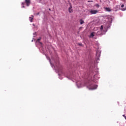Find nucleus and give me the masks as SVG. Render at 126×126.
Segmentation results:
<instances>
[{"mask_svg":"<svg viewBox=\"0 0 126 126\" xmlns=\"http://www.w3.org/2000/svg\"><path fill=\"white\" fill-rule=\"evenodd\" d=\"M38 2H39V3H42V4H47L46 0H38Z\"/></svg>","mask_w":126,"mask_h":126,"instance_id":"1","label":"nucleus"},{"mask_svg":"<svg viewBox=\"0 0 126 126\" xmlns=\"http://www.w3.org/2000/svg\"><path fill=\"white\" fill-rule=\"evenodd\" d=\"M97 87L98 86L96 85L92 84L90 85V89H96V88H97Z\"/></svg>","mask_w":126,"mask_h":126,"instance_id":"2","label":"nucleus"},{"mask_svg":"<svg viewBox=\"0 0 126 126\" xmlns=\"http://www.w3.org/2000/svg\"><path fill=\"white\" fill-rule=\"evenodd\" d=\"M91 14H96V13H98V10H92L90 11Z\"/></svg>","mask_w":126,"mask_h":126,"instance_id":"3","label":"nucleus"},{"mask_svg":"<svg viewBox=\"0 0 126 126\" xmlns=\"http://www.w3.org/2000/svg\"><path fill=\"white\" fill-rule=\"evenodd\" d=\"M25 3L27 4V6H29L31 3V0H25Z\"/></svg>","mask_w":126,"mask_h":126,"instance_id":"4","label":"nucleus"},{"mask_svg":"<svg viewBox=\"0 0 126 126\" xmlns=\"http://www.w3.org/2000/svg\"><path fill=\"white\" fill-rule=\"evenodd\" d=\"M104 9H105V11H108V12H111V11H112V9L110 8L104 7Z\"/></svg>","mask_w":126,"mask_h":126,"instance_id":"5","label":"nucleus"},{"mask_svg":"<svg viewBox=\"0 0 126 126\" xmlns=\"http://www.w3.org/2000/svg\"><path fill=\"white\" fill-rule=\"evenodd\" d=\"M33 17H34V16L33 15H32V17H29L30 22H33Z\"/></svg>","mask_w":126,"mask_h":126,"instance_id":"6","label":"nucleus"},{"mask_svg":"<svg viewBox=\"0 0 126 126\" xmlns=\"http://www.w3.org/2000/svg\"><path fill=\"white\" fill-rule=\"evenodd\" d=\"M71 8H72V6H71V5L70 7L68 8V11L70 13H71V12H72V9H71Z\"/></svg>","mask_w":126,"mask_h":126,"instance_id":"7","label":"nucleus"},{"mask_svg":"<svg viewBox=\"0 0 126 126\" xmlns=\"http://www.w3.org/2000/svg\"><path fill=\"white\" fill-rule=\"evenodd\" d=\"M94 32H92L90 35V38H93L94 37Z\"/></svg>","mask_w":126,"mask_h":126,"instance_id":"8","label":"nucleus"},{"mask_svg":"<svg viewBox=\"0 0 126 126\" xmlns=\"http://www.w3.org/2000/svg\"><path fill=\"white\" fill-rule=\"evenodd\" d=\"M80 24L81 25H82V24H84V21H83L82 20H80Z\"/></svg>","mask_w":126,"mask_h":126,"instance_id":"9","label":"nucleus"},{"mask_svg":"<svg viewBox=\"0 0 126 126\" xmlns=\"http://www.w3.org/2000/svg\"><path fill=\"white\" fill-rule=\"evenodd\" d=\"M95 6H96V7H97L98 8L99 6H100V5H99V4H96L95 5Z\"/></svg>","mask_w":126,"mask_h":126,"instance_id":"10","label":"nucleus"},{"mask_svg":"<svg viewBox=\"0 0 126 126\" xmlns=\"http://www.w3.org/2000/svg\"><path fill=\"white\" fill-rule=\"evenodd\" d=\"M100 31H103V26H101Z\"/></svg>","mask_w":126,"mask_h":126,"instance_id":"11","label":"nucleus"},{"mask_svg":"<svg viewBox=\"0 0 126 126\" xmlns=\"http://www.w3.org/2000/svg\"><path fill=\"white\" fill-rule=\"evenodd\" d=\"M123 117H124L125 118V119L126 120V115H123Z\"/></svg>","mask_w":126,"mask_h":126,"instance_id":"12","label":"nucleus"},{"mask_svg":"<svg viewBox=\"0 0 126 126\" xmlns=\"http://www.w3.org/2000/svg\"><path fill=\"white\" fill-rule=\"evenodd\" d=\"M78 45H79V46H82V43H79Z\"/></svg>","mask_w":126,"mask_h":126,"instance_id":"13","label":"nucleus"},{"mask_svg":"<svg viewBox=\"0 0 126 126\" xmlns=\"http://www.w3.org/2000/svg\"><path fill=\"white\" fill-rule=\"evenodd\" d=\"M22 4L23 5V8L25 7V6H24V3H22Z\"/></svg>","mask_w":126,"mask_h":126,"instance_id":"14","label":"nucleus"},{"mask_svg":"<svg viewBox=\"0 0 126 126\" xmlns=\"http://www.w3.org/2000/svg\"><path fill=\"white\" fill-rule=\"evenodd\" d=\"M125 6V5H124V4H122V5H121V7H124Z\"/></svg>","mask_w":126,"mask_h":126,"instance_id":"15","label":"nucleus"},{"mask_svg":"<svg viewBox=\"0 0 126 126\" xmlns=\"http://www.w3.org/2000/svg\"><path fill=\"white\" fill-rule=\"evenodd\" d=\"M40 40H41V38H38V39H37V41H40Z\"/></svg>","mask_w":126,"mask_h":126,"instance_id":"16","label":"nucleus"},{"mask_svg":"<svg viewBox=\"0 0 126 126\" xmlns=\"http://www.w3.org/2000/svg\"><path fill=\"white\" fill-rule=\"evenodd\" d=\"M39 14H40V13H39V12H38V13H37V15H39Z\"/></svg>","mask_w":126,"mask_h":126,"instance_id":"17","label":"nucleus"},{"mask_svg":"<svg viewBox=\"0 0 126 126\" xmlns=\"http://www.w3.org/2000/svg\"><path fill=\"white\" fill-rule=\"evenodd\" d=\"M97 34H100V32H98Z\"/></svg>","mask_w":126,"mask_h":126,"instance_id":"18","label":"nucleus"},{"mask_svg":"<svg viewBox=\"0 0 126 126\" xmlns=\"http://www.w3.org/2000/svg\"><path fill=\"white\" fill-rule=\"evenodd\" d=\"M122 10H126V9H123Z\"/></svg>","mask_w":126,"mask_h":126,"instance_id":"19","label":"nucleus"},{"mask_svg":"<svg viewBox=\"0 0 126 126\" xmlns=\"http://www.w3.org/2000/svg\"><path fill=\"white\" fill-rule=\"evenodd\" d=\"M32 25H33V26H35V25H34V24H32Z\"/></svg>","mask_w":126,"mask_h":126,"instance_id":"20","label":"nucleus"},{"mask_svg":"<svg viewBox=\"0 0 126 126\" xmlns=\"http://www.w3.org/2000/svg\"><path fill=\"white\" fill-rule=\"evenodd\" d=\"M49 10H51V9L49 8Z\"/></svg>","mask_w":126,"mask_h":126,"instance_id":"21","label":"nucleus"}]
</instances>
